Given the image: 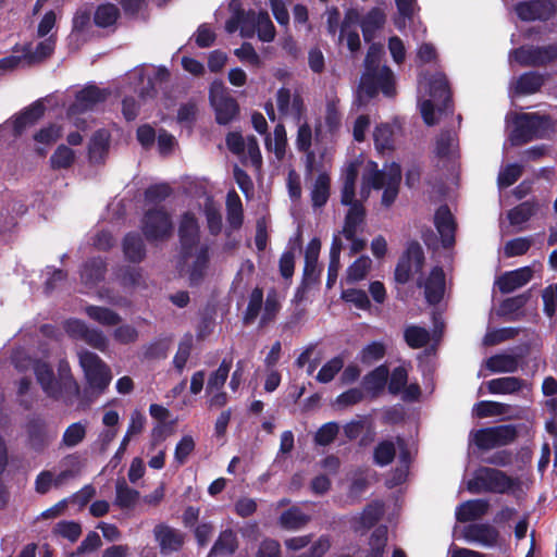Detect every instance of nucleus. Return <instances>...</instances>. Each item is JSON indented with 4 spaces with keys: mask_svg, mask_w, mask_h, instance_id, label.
<instances>
[{
    "mask_svg": "<svg viewBox=\"0 0 557 557\" xmlns=\"http://www.w3.org/2000/svg\"><path fill=\"white\" fill-rule=\"evenodd\" d=\"M556 125L557 121L549 114L520 113L515 119L510 141L513 146H521L534 139L546 138L549 133L555 132Z\"/></svg>",
    "mask_w": 557,
    "mask_h": 557,
    "instance_id": "f257e3e1",
    "label": "nucleus"
},
{
    "mask_svg": "<svg viewBox=\"0 0 557 557\" xmlns=\"http://www.w3.org/2000/svg\"><path fill=\"white\" fill-rule=\"evenodd\" d=\"M519 485L518 479L509 476L502 470L481 467L474 472L473 478L467 482V490L472 494H507Z\"/></svg>",
    "mask_w": 557,
    "mask_h": 557,
    "instance_id": "f03ea898",
    "label": "nucleus"
},
{
    "mask_svg": "<svg viewBox=\"0 0 557 557\" xmlns=\"http://www.w3.org/2000/svg\"><path fill=\"white\" fill-rule=\"evenodd\" d=\"M379 92L387 98L396 95L395 75L387 65H382L381 70L363 71L358 86V101L364 104Z\"/></svg>",
    "mask_w": 557,
    "mask_h": 557,
    "instance_id": "7ed1b4c3",
    "label": "nucleus"
},
{
    "mask_svg": "<svg viewBox=\"0 0 557 557\" xmlns=\"http://www.w3.org/2000/svg\"><path fill=\"white\" fill-rule=\"evenodd\" d=\"M170 71L166 67H138L132 71L128 76L131 89L143 99L154 98L163 85L170 81Z\"/></svg>",
    "mask_w": 557,
    "mask_h": 557,
    "instance_id": "20e7f679",
    "label": "nucleus"
},
{
    "mask_svg": "<svg viewBox=\"0 0 557 557\" xmlns=\"http://www.w3.org/2000/svg\"><path fill=\"white\" fill-rule=\"evenodd\" d=\"M510 55L522 67H547L557 62V39L547 45H522Z\"/></svg>",
    "mask_w": 557,
    "mask_h": 557,
    "instance_id": "39448f33",
    "label": "nucleus"
},
{
    "mask_svg": "<svg viewBox=\"0 0 557 557\" xmlns=\"http://www.w3.org/2000/svg\"><path fill=\"white\" fill-rule=\"evenodd\" d=\"M472 436L480 450H490L513 443L518 437V430L512 424H500L475 430Z\"/></svg>",
    "mask_w": 557,
    "mask_h": 557,
    "instance_id": "423d86ee",
    "label": "nucleus"
},
{
    "mask_svg": "<svg viewBox=\"0 0 557 557\" xmlns=\"http://www.w3.org/2000/svg\"><path fill=\"white\" fill-rule=\"evenodd\" d=\"M79 364L89 386L102 393L111 382V371L100 357L89 350L78 352Z\"/></svg>",
    "mask_w": 557,
    "mask_h": 557,
    "instance_id": "0eeeda50",
    "label": "nucleus"
},
{
    "mask_svg": "<svg viewBox=\"0 0 557 557\" xmlns=\"http://www.w3.org/2000/svg\"><path fill=\"white\" fill-rule=\"evenodd\" d=\"M424 262L425 256L420 243L417 240L409 242L396 264L394 272L395 281L403 285L408 283L412 276V272H422Z\"/></svg>",
    "mask_w": 557,
    "mask_h": 557,
    "instance_id": "6e6552de",
    "label": "nucleus"
},
{
    "mask_svg": "<svg viewBox=\"0 0 557 557\" xmlns=\"http://www.w3.org/2000/svg\"><path fill=\"white\" fill-rule=\"evenodd\" d=\"M513 11L522 22H548L557 14L555 0H527L517 2Z\"/></svg>",
    "mask_w": 557,
    "mask_h": 557,
    "instance_id": "1a4fd4ad",
    "label": "nucleus"
},
{
    "mask_svg": "<svg viewBox=\"0 0 557 557\" xmlns=\"http://www.w3.org/2000/svg\"><path fill=\"white\" fill-rule=\"evenodd\" d=\"M321 250V242L318 237L312 238L305 251V265L302 280L297 289V296L305 294L311 286L320 282L321 270L318 267V259Z\"/></svg>",
    "mask_w": 557,
    "mask_h": 557,
    "instance_id": "9d476101",
    "label": "nucleus"
},
{
    "mask_svg": "<svg viewBox=\"0 0 557 557\" xmlns=\"http://www.w3.org/2000/svg\"><path fill=\"white\" fill-rule=\"evenodd\" d=\"M64 330L75 339L84 341L86 344L100 351H106L109 345L108 337L98 329H90L87 324L77 319H70L64 324Z\"/></svg>",
    "mask_w": 557,
    "mask_h": 557,
    "instance_id": "9b49d317",
    "label": "nucleus"
},
{
    "mask_svg": "<svg viewBox=\"0 0 557 557\" xmlns=\"http://www.w3.org/2000/svg\"><path fill=\"white\" fill-rule=\"evenodd\" d=\"M177 234L183 258L191 257L200 242V225L193 212H185L181 216Z\"/></svg>",
    "mask_w": 557,
    "mask_h": 557,
    "instance_id": "f8f14e48",
    "label": "nucleus"
},
{
    "mask_svg": "<svg viewBox=\"0 0 557 557\" xmlns=\"http://www.w3.org/2000/svg\"><path fill=\"white\" fill-rule=\"evenodd\" d=\"M170 214L162 209L148 210L143 219V232L148 240H162L170 236Z\"/></svg>",
    "mask_w": 557,
    "mask_h": 557,
    "instance_id": "ddd939ff",
    "label": "nucleus"
},
{
    "mask_svg": "<svg viewBox=\"0 0 557 557\" xmlns=\"http://www.w3.org/2000/svg\"><path fill=\"white\" fill-rule=\"evenodd\" d=\"M429 94L436 102V109L441 114L454 112L453 95L447 77L443 73L434 74L429 82Z\"/></svg>",
    "mask_w": 557,
    "mask_h": 557,
    "instance_id": "4468645a",
    "label": "nucleus"
},
{
    "mask_svg": "<svg viewBox=\"0 0 557 557\" xmlns=\"http://www.w3.org/2000/svg\"><path fill=\"white\" fill-rule=\"evenodd\" d=\"M28 447L36 451L42 453L51 444L53 436L47 429V422L39 416L27 418L25 423Z\"/></svg>",
    "mask_w": 557,
    "mask_h": 557,
    "instance_id": "2eb2a0df",
    "label": "nucleus"
},
{
    "mask_svg": "<svg viewBox=\"0 0 557 557\" xmlns=\"http://www.w3.org/2000/svg\"><path fill=\"white\" fill-rule=\"evenodd\" d=\"M109 94L107 89H101L96 85H88L76 94L75 100L69 107L67 113L75 115L94 110L97 104L107 100Z\"/></svg>",
    "mask_w": 557,
    "mask_h": 557,
    "instance_id": "dca6fc26",
    "label": "nucleus"
},
{
    "mask_svg": "<svg viewBox=\"0 0 557 557\" xmlns=\"http://www.w3.org/2000/svg\"><path fill=\"white\" fill-rule=\"evenodd\" d=\"M210 103L215 112V121L220 125L230 124L239 113V106L235 98L221 90L210 89Z\"/></svg>",
    "mask_w": 557,
    "mask_h": 557,
    "instance_id": "f3484780",
    "label": "nucleus"
},
{
    "mask_svg": "<svg viewBox=\"0 0 557 557\" xmlns=\"http://www.w3.org/2000/svg\"><path fill=\"white\" fill-rule=\"evenodd\" d=\"M463 539L469 543H478L485 547H494L499 540V531L490 523H470L462 530Z\"/></svg>",
    "mask_w": 557,
    "mask_h": 557,
    "instance_id": "a211bd4d",
    "label": "nucleus"
},
{
    "mask_svg": "<svg viewBox=\"0 0 557 557\" xmlns=\"http://www.w3.org/2000/svg\"><path fill=\"white\" fill-rule=\"evenodd\" d=\"M419 288L424 287L425 300L430 305H437L441 302L445 292V273L441 267H434L425 281L419 277L417 281Z\"/></svg>",
    "mask_w": 557,
    "mask_h": 557,
    "instance_id": "6ab92c4d",
    "label": "nucleus"
},
{
    "mask_svg": "<svg viewBox=\"0 0 557 557\" xmlns=\"http://www.w3.org/2000/svg\"><path fill=\"white\" fill-rule=\"evenodd\" d=\"M434 225L441 236L443 247H451L455 244L456 222L447 205H442L436 209Z\"/></svg>",
    "mask_w": 557,
    "mask_h": 557,
    "instance_id": "aec40b11",
    "label": "nucleus"
},
{
    "mask_svg": "<svg viewBox=\"0 0 557 557\" xmlns=\"http://www.w3.org/2000/svg\"><path fill=\"white\" fill-rule=\"evenodd\" d=\"M533 277L531 267H522L512 271L503 273L496 281L498 290L502 294H510L516 289L528 284Z\"/></svg>",
    "mask_w": 557,
    "mask_h": 557,
    "instance_id": "412c9836",
    "label": "nucleus"
},
{
    "mask_svg": "<svg viewBox=\"0 0 557 557\" xmlns=\"http://www.w3.org/2000/svg\"><path fill=\"white\" fill-rule=\"evenodd\" d=\"M46 108L41 100H37L17 114L13 122L14 136H21L24 131L35 125L45 114Z\"/></svg>",
    "mask_w": 557,
    "mask_h": 557,
    "instance_id": "4be33fe9",
    "label": "nucleus"
},
{
    "mask_svg": "<svg viewBox=\"0 0 557 557\" xmlns=\"http://www.w3.org/2000/svg\"><path fill=\"white\" fill-rule=\"evenodd\" d=\"M34 373L47 396L57 400L60 399L61 387L58 380L54 377L51 366L45 361H36L34 364Z\"/></svg>",
    "mask_w": 557,
    "mask_h": 557,
    "instance_id": "5701e85b",
    "label": "nucleus"
},
{
    "mask_svg": "<svg viewBox=\"0 0 557 557\" xmlns=\"http://www.w3.org/2000/svg\"><path fill=\"white\" fill-rule=\"evenodd\" d=\"M209 264L210 247L209 245L203 244L195 253V258L188 268V280L190 286H199L203 282Z\"/></svg>",
    "mask_w": 557,
    "mask_h": 557,
    "instance_id": "b1692460",
    "label": "nucleus"
},
{
    "mask_svg": "<svg viewBox=\"0 0 557 557\" xmlns=\"http://www.w3.org/2000/svg\"><path fill=\"white\" fill-rule=\"evenodd\" d=\"M546 82L545 74L537 71L522 73L513 84V92L517 96H529L539 92Z\"/></svg>",
    "mask_w": 557,
    "mask_h": 557,
    "instance_id": "393cba45",
    "label": "nucleus"
},
{
    "mask_svg": "<svg viewBox=\"0 0 557 557\" xmlns=\"http://www.w3.org/2000/svg\"><path fill=\"white\" fill-rule=\"evenodd\" d=\"M388 376L389 370L387 364H380L362 377L361 386L372 397H377L383 393Z\"/></svg>",
    "mask_w": 557,
    "mask_h": 557,
    "instance_id": "a878e982",
    "label": "nucleus"
},
{
    "mask_svg": "<svg viewBox=\"0 0 557 557\" xmlns=\"http://www.w3.org/2000/svg\"><path fill=\"white\" fill-rule=\"evenodd\" d=\"M490 508V503L486 499H470L461 503L456 508V520L458 522H470L484 517Z\"/></svg>",
    "mask_w": 557,
    "mask_h": 557,
    "instance_id": "bb28decb",
    "label": "nucleus"
},
{
    "mask_svg": "<svg viewBox=\"0 0 557 557\" xmlns=\"http://www.w3.org/2000/svg\"><path fill=\"white\" fill-rule=\"evenodd\" d=\"M106 271L107 265L102 258H91L87 260L82 268V282L86 286H95L104 278Z\"/></svg>",
    "mask_w": 557,
    "mask_h": 557,
    "instance_id": "cd10ccee",
    "label": "nucleus"
},
{
    "mask_svg": "<svg viewBox=\"0 0 557 557\" xmlns=\"http://www.w3.org/2000/svg\"><path fill=\"white\" fill-rule=\"evenodd\" d=\"M366 219V209L361 202L354 203L345 215L343 230L339 232L346 239H351L357 235L358 226H360Z\"/></svg>",
    "mask_w": 557,
    "mask_h": 557,
    "instance_id": "c85d7f7f",
    "label": "nucleus"
},
{
    "mask_svg": "<svg viewBox=\"0 0 557 557\" xmlns=\"http://www.w3.org/2000/svg\"><path fill=\"white\" fill-rule=\"evenodd\" d=\"M226 221L234 231L239 230L244 223L243 202L235 190L228 191L226 196Z\"/></svg>",
    "mask_w": 557,
    "mask_h": 557,
    "instance_id": "c756f323",
    "label": "nucleus"
},
{
    "mask_svg": "<svg viewBox=\"0 0 557 557\" xmlns=\"http://www.w3.org/2000/svg\"><path fill=\"white\" fill-rule=\"evenodd\" d=\"M238 548V540L236 533L232 529L223 530L213 546L211 547L208 557H215L218 555L231 556Z\"/></svg>",
    "mask_w": 557,
    "mask_h": 557,
    "instance_id": "7c9ffc66",
    "label": "nucleus"
},
{
    "mask_svg": "<svg viewBox=\"0 0 557 557\" xmlns=\"http://www.w3.org/2000/svg\"><path fill=\"white\" fill-rule=\"evenodd\" d=\"M385 21L384 12L380 8H372L360 23L364 41L370 42L375 33L384 26Z\"/></svg>",
    "mask_w": 557,
    "mask_h": 557,
    "instance_id": "2f4dec72",
    "label": "nucleus"
},
{
    "mask_svg": "<svg viewBox=\"0 0 557 557\" xmlns=\"http://www.w3.org/2000/svg\"><path fill=\"white\" fill-rule=\"evenodd\" d=\"M523 380L516 376H503L486 382L488 393L495 395L517 393L523 387Z\"/></svg>",
    "mask_w": 557,
    "mask_h": 557,
    "instance_id": "473e14b6",
    "label": "nucleus"
},
{
    "mask_svg": "<svg viewBox=\"0 0 557 557\" xmlns=\"http://www.w3.org/2000/svg\"><path fill=\"white\" fill-rule=\"evenodd\" d=\"M123 251L128 261L134 263L143 261L146 248L141 236L137 233L127 234L123 240Z\"/></svg>",
    "mask_w": 557,
    "mask_h": 557,
    "instance_id": "72a5a7b5",
    "label": "nucleus"
},
{
    "mask_svg": "<svg viewBox=\"0 0 557 557\" xmlns=\"http://www.w3.org/2000/svg\"><path fill=\"white\" fill-rule=\"evenodd\" d=\"M139 496V492L131 488L123 479L116 481L114 499L115 506L123 510L133 509L138 503Z\"/></svg>",
    "mask_w": 557,
    "mask_h": 557,
    "instance_id": "f704fd0d",
    "label": "nucleus"
},
{
    "mask_svg": "<svg viewBox=\"0 0 557 557\" xmlns=\"http://www.w3.org/2000/svg\"><path fill=\"white\" fill-rule=\"evenodd\" d=\"M310 521V516L304 513L297 506H292L283 511L278 518V524L285 530H299Z\"/></svg>",
    "mask_w": 557,
    "mask_h": 557,
    "instance_id": "c9c22d12",
    "label": "nucleus"
},
{
    "mask_svg": "<svg viewBox=\"0 0 557 557\" xmlns=\"http://www.w3.org/2000/svg\"><path fill=\"white\" fill-rule=\"evenodd\" d=\"M537 209L539 205L535 200H527L510 209L507 219L511 225H520L528 222Z\"/></svg>",
    "mask_w": 557,
    "mask_h": 557,
    "instance_id": "e433bc0d",
    "label": "nucleus"
},
{
    "mask_svg": "<svg viewBox=\"0 0 557 557\" xmlns=\"http://www.w3.org/2000/svg\"><path fill=\"white\" fill-rule=\"evenodd\" d=\"M493 373H512L518 369V359L512 355L499 354L490 357L485 363Z\"/></svg>",
    "mask_w": 557,
    "mask_h": 557,
    "instance_id": "4c0bfd02",
    "label": "nucleus"
},
{
    "mask_svg": "<svg viewBox=\"0 0 557 557\" xmlns=\"http://www.w3.org/2000/svg\"><path fill=\"white\" fill-rule=\"evenodd\" d=\"M87 424V421H78L70 424L62 435L60 446L73 448L79 445L86 437Z\"/></svg>",
    "mask_w": 557,
    "mask_h": 557,
    "instance_id": "58836bf2",
    "label": "nucleus"
},
{
    "mask_svg": "<svg viewBox=\"0 0 557 557\" xmlns=\"http://www.w3.org/2000/svg\"><path fill=\"white\" fill-rule=\"evenodd\" d=\"M331 181L326 173L318 175L311 190V201L314 208L323 207L330 197Z\"/></svg>",
    "mask_w": 557,
    "mask_h": 557,
    "instance_id": "ea45409f",
    "label": "nucleus"
},
{
    "mask_svg": "<svg viewBox=\"0 0 557 557\" xmlns=\"http://www.w3.org/2000/svg\"><path fill=\"white\" fill-rule=\"evenodd\" d=\"M85 312L91 320L106 326L117 325L121 322V317L106 307L87 306Z\"/></svg>",
    "mask_w": 557,
    "mask_h": 557,
    "instance_id": "a19ab883",
    "label": "nucleus"
},
{
    "mask_svg": "<svg viewBox=\"0 0 557 557\" xmlns=\"http://www.w3.org/2000/svg\"><path fill=\"white\" fill-rule=\"evenodd\" d=\"M263 305V288L256 286L250 295L247 308L243 315V323L245 325L252 324L258 318Z\"/></svg>",
    "mask_w": 557,
    "mask_h": 557,
    "instance_id": "79ce46f5",
    "label": "nucleus"
},
{
    "mask_svg": "<svg viewBox=\"0 0 557 557\" xmlns=\"http://www.w3.org/2000/svg\"><path fill=\"white\" fill-rule=\"evenodd\" d=\"M387 544V527H376L369 539V550L366 557H384L385 547Z\"/></svg>",
    "mask_w": 557,
    "mask_h": 557,
    "instance_id": "37998d69",
    "label": "nucleus"
},
{
    "mask_svg": "<svg viewBox=\"0 0 557 557\" xmlns=\"http://www.w3.org/2000/svg\"><path fill=\"white\" fill-rule=\"evenodd\" d=\"M509 406L493 400H481L473 407V414L480 419L506 414Z\"/></svg>",
    "mask_w": 557,
    "mask_h": 557,
    "instance_id": "c03bdc74",
    "label": "nucleus"
},
{
    "mask_svg": "<svg viewBox=\"0 0 557 557\" xmlns=\"http://www.w3.org/2000/svg\"><path fill=\"white\" fill-rule=\"evenodd\" d=\"M120 16L119 8L112 3L100 4L95 12L94 22L98 27H109L116 23Z\"/></svg>",
    "mask_w": 557,
    "mask_h": 557,
    "instance_id": "a18cd8bd",
    "label": "nucleus"
},
{
    "mask_svg": "<svg viewBox=\"0 0 557 557\" xmlns=\"http://www.w3.org/2000/svg\"><path fill=\"white\" fill-rule=\"evenodd\" d=\"M404 339L410 348L419 349L429 344L430 333L422 326L409 325L404 331Z\"/></svg>",
    "mask_w": 557,
    "mask_h": 557,
    "instance_id": "49530a36",
    "label": "nucleus"
},
{
    "mask_svg": "<svg viewBox=\"0 0 557 557\" xmlns=\"http://www.w3.org/2000/svg\"><path fill=\"white\" fill-rule=\"evenodd\" d=\"M232 359H226L224 358L219 368L213 371L210 376H209V380H208V383H207V393H212L214 391H220L227 377H228V373L231 371V368H232Z\"/></svg>",
    "mask_w": 557,
    "mask_h": 557,
    "instance_id": "de8ad7c7",
    "label": "nucleus"
},
{
    "mask_svg": "<svg viewBox=\"0 0 557 557\" xmlns=\"http://www.w3.org/2000/svg\"><path fill=\"white\" fill-rule=\"evenodd\" d=\"M530 298H531L530 290L524 292V293L519 294L513 297L505 298L499 304V309H498L499 315L510 317L513 313H517L529 302Z\"/></svg>",
    "mask_w": 557,
    "mask_h": 557,
    "instance_id": "09e8293b",
    "label": "nucleus"
},
{
    "mask_svg": "<svg viewBox=\"0 0 557 557\" xmlns=\"http://www.w3.org/2000/svg\"><path fill=\"white\" fill-rule=\"evenodd\" d=\"M154 539L164 555H170L174 550V530L163 523L157 524L153 529Z\"/></svg>",
    "mask_w": 557,
    "mask_h": 557,
    "instance_id": "8fccbe9b",
    "label": "nucleus"
},
{
    "mask_svg": "<svg viewBox=\"0 0 557 557\" xmlns=\"http://www.w3.org/2000/svg\"><path fill=\"white\" fill-rule=\"evenodd\" d=\"M372 261L368 256H360L356 259L346 271L348 283H357L363 280L371 269Z\"/></svg>",
    "mask_w": 557,
    "mask_h": 557,
    "instance_id": "3c124183",
    "label": "nucleus"
},
{
    "mask_svg": "<svg viewBox=\"0 0 557 557\" xmlns=\"http://www.w3.org/2000/svg\"><path fill=\"white\" fill-rule=\"evenodd\" d=\"M386 355V346L382 342H372L359 352V360L366 366L380 361Z\"/></svg>",
    "mask_w": 557,
    "mask_h": 557,
    "instance_id": "603ef678",
    "label": "nucleus"
},
{
    "mask_svg": "<svg viewBox=\"0 0 557 557\" xmlns=\"http://www.w3.org/2000/svg\"><path fill=\"white\" fill-rule=\"evenodd\" d=\"M396 456V448L392 441L380 442L373 451V461L380 467H385L393 462Z\"/></svg>",
    "mask_w": 557,
    "mask_h": 557,
    "instance_id": "864d4df0",
    "label": "nucleus"
},
{
    "mask_svg": "<svg viewBox=\"0 0 557 557\" xmlns=\"http://www.w3.org/2000/svg\"><path fill=\"white\" fill-rule=\"evenodd\" d=\"M344 357L342 355L333 357L322 366L317 374V381L320 383H330L336 374L344 368Z\"/></svg>",
    "mask_w": 557,
    "mask_h": 557,
    "instance_id": "5fc2aeb1",
    "label": "nucleus"
},
{
    "mask_svg": "<svg viewBox=\"0 0 557 557\" xmlns=\"http://www.w3.org/2000/svg\"><path fill=\"white\" fill-rule=\"evenodd\" d=\"M62 463L70 466L71 468L61 471L57 476H54V487L62 486L66 481L76 478L79 473V458L75 454L65 456L62 459Z\"/></svg>",
    "mask_w": 557,
    "mask_h": 557,
    "instance_id": "6e6d98bb",
    "label": "nucleus"
},
{
    "mask_svg": "<svg viewBox=\"0 0 557 557\" xmlns=\"http://www.w3.org/2000/svg\"><path fill=\"white\" fill-rule=\"evenodd\" d=\"M74 160V151L65 145H60L50 157V165L53 170L69 169Z\"/></svg>",
    "mask_w": 557,
    "mask_h": 557,
    "instance_id": "4d7b16f0",
    "label": "nucleus"
},
{
    "mask_svg": "<svg viewBox=\"0 0 557 557\" xmlns=\"http://www.w3.org/2000/svg\"><path fill=\"white\" fill-rule=\"evenodd\" d=\"M373 140L380 151L391 150L394 147V132L388 124H381L374 128Z\"/></svg>",
    "mask_w": 557,
    "mask_h": 557,
    "instance_id": "13d9d810",
    "label": "nucleus"
},
{
    "mask_svg": "<svg viewBox=\"0 0 557 557\" xmlns=\"http://www.w3.org/2000/svg\"><path fill=\"white\" fill-rule=\"evenodd\" d=\"M58 382L61 387L60 399H63L65 403H72L74 398L78 397L79 386L71 374V370L67 369L66 375L61 374V379Z\"/></svg>",
    "mask_w": 557,
    "mask_h": 557,
    "instance_id": "bf43d9fd",
    "label": "nucleus"
},
{
    "mask_svg": "<svg viewBox=\"0 0 557 557\" xmlns=\"http://www.w3.org/2000/svg\"><path fill=\"white\" fill-rule=\"evenodd\" d=\"M523 166L518 163L507 164L498 174L497 184L500 188L513 185L522 175Z\"/></svg>",
    "mask_w": 557,
    "mask_h": 557,
    "instance_id": "052dcab7",
    "label": "nucleus"
},
{
    "mask_svg": "<svg viewBox=\"0 0 557 557\" xmlns=\"http://www.w3.org/2000/svg\"><path fill=\"white\" fill-rule=\"evenodd\" d=\"M203 213L207 220L208 231L211 235L216 236L222 231V214L213 202H206Z\"/></svg>",
    "mask_w": 557,
    "mask_h": 557,
    "instance_id": "680f3d73",
    "label": "nucleus"
},
{
    "mask_svg": "<svg viewBox=\"0 0 557 557\" xmlns=\"http://www.w3.org/2000/svg\"><path fill=\"white\" fill-rule=\"evenodd\" d=\"M109 148V135L106 131H98L94 134L89 145V158L98 160L103 157Z\"/></svg>",
    "mask_w": 557,
    "mask_h": 557,
    "instance_id": "e2e57ef3",
    "label": "nucleus"
},
{
    "mask_svg": "<svg viewBox=\"0 0 557 557\" xmlns=\"http://www.w3.org/2000/svg\"><path fill=\"white\" fill-rule=\"evenodd\" d=\"M172 194V188L166 183H158L149 186L145 191L147 205H159Z\"/></svg>",
    "mask_w": 557,
    "mask_h": 557,
    "instance_id": "0e129e2a",
    "label": "nucleus"
},
{
    "mask_svg": "<svg viewBox=\"0 0 557 557\" xmlns=\"http://www.w3.org/2000/svg\"><path fill=\"white\" fill-rule=\"evenodd\" d=\"M338 432L339 425L336 422H326L315 432L314 443L319 446H327L334 442Z\"/></svg>",
    "mask_w": 557,
    "mask_h": 557,
    "instance_id": "69168bd1",
    "label": "nucleus"
},
{
    "mask_svg": "<svg viewBox=\"0 0 557 557\" xmlns=\"http://www.w3.org/2000/svg\"><path fill=\"white\" fill-rule=\"evenodd\" d=\"M388 377L387 388L392 395H398L407 386L408 372L403 366L394 368Z\"/></svg>",
    "mask_w": 557,
    "mask_h": 557,
    "instance_id": "338daca9",
    "label": "nucleus"
},
{
    "mask_svg": "<svg viewBox=\"0 0 557 557\" xmlns=\"http://www.w3.org/2000/svg\"><path fill=\"white\" fill-rule=\"evenodd\" d=\"M258 37L263 42H271L275 37V27L267 11L259 12V20L256 27Z\"/></svg>",
    "mask_w": 557,
    "mask_h": 557,
    "instance_id": "774afa93",
    "label": "nucleus"
}]
</instances>
